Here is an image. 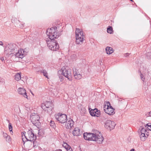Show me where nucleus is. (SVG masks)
<instances>
[{"instance_id": "nucleus-1", "label": "nucleus", "mask_w": 151, "mask_h": 151, "mask_svg": "<svg viewBox=\"0 0 151 151\" xmlns=\"http://www.w3.org/2000/svg\"><path fill=\"white\" fill-rule=\"evenodd\" d=\"M57 29H47L46 34L50 39L47 41L48 47L52 51H56L59 49V45L57 41L54 38H57L60 35V33L58 32Z\"/></svg>"}, {"instance_id": "nucleus-2", "label": "nucleus", "mask_w": 151, "mask_h": 151, "mask_svg": "<svg viewBox=\"0 0 151 151\" xmlns=\"http://www.w3.org/2000/svg\"><path fill=\"white\" fill-rule=\"evenodd\" d=\"M17 48L18 47L15 44L9 45L5 47V52L9 55L13 54L16 58L22 59L27 55V53L23 49L18 50V52H16L17 50Z\"/></svg>"}, {"instance_id": "nucleus-3", "label": "nucleus", "mask_w": 151, "mask_h": 151, "mask_svg": "<svg viewBox=\"0 0 151 151\" xmlns=\"http://www.w3.org/2000/svg\"><path fill=\"white\" fill-rule=\"evenodd\" d=\"M83 136L85 140L94 141L99 144L101 143L104 140L102 134L98 131L93 133H84Z\"/></svg>"}, {"instance_id": "nucleus-4", "label": "nucleus", "mask_w": 151, "mask_h": 151, "mask_svg": "<svg viewBox=\"0 0 151 151\" xmlns=\"http://www.w3.org/2000/svg\"><path fill=\"white\" fill-rule=\"evenodd\" d=\"M36 139V134H35L34 131L31 129H29L26 133V139L27 141L33 142L34 144V142Z\"/></svg>"}, {"instance_id": "nucleus-5", "label": "nucleus", "mask_w": 151, "mask_h": 151, "mask_svg": "<svg viewBox=\"0 0 151 151\" xmlns=\"http://www.w3.org/2000/svg\"><path fill=\"white\" fill-rule=\"evenodd\" d=\"M56 119L61 123H64L67 121V116L60 113L55 115Z\"/></svg>"}, {"instance_id": "nucleus-6", "label": "nucleus", "mask_w": 151, "mask_h": 151, "mask_svg": "<svg viewBox=\"0 0 151 151\" xmlns=\"http://www.w3.org/2000/svg\"><path fill=\"white\" fill-rule=\"evenodd\" d=\"M71 69L68 68H64L62 71L63 75L70 81H71L72 73L71 72Z\"/></svg>"}, {"instance_id": "nucleus-7", "label": "nucleus", "mask_w": 151, "mask_h": 151, "mask_svg": "<svg viewBox=\"0 0 151 151\" xmlns=\"http://www.w3.org/2000/svg\"><path fill=\"white\" fill-rule=\"evenodd\" d=\"M115 125L116 124L114 122L108 120L105 123V127L106 129L111 130L114 128Z\"/></svg>"}, {"instance_id": "nucleus-8", "label": "nucleus", "mask_w": 151, "mask_h": 151, "mask_svg": "<svg viewBox=\"0 0 151 151\" xmlns=\"http://www.w3.org/2000/svg\"><path fill=\"white\" fill-rule=\"evenodd\" d=\"M73 74L74 78L76 80H79L82 78V75L78 70L76 68H73Z\"/></svg>"}, {"instance_id": "nucleus-9", "label": "nucleus", "mask_w": 151, "mask_h": 151, "mask_svg": "<svg viewBox=\"0 0 151 151\" xmlns=\"http://www.w3.org/2000/svg\"><path fill=\"white\" fill-rule=\"evenodd\" d=\"M104 110L105 112L109 115H113L115 112V109L113 108L112 106H110L109 108H106V105H104Z\"/></svg>"}, {"instance_id": "nucleus-10", "label": "nucleus", "mask_w": 151, "mask_h": 151, "mask_svg": "<svg viewBox=\"0 0 151 151\" xmlns=\"http://www.w3.org/2000/svg\"><path fill=\"white\" fill-rule=\"evenodd\" d=\"M147 132L146 128L144 127H141L139 134H140V137L141 140L143 141H145L146 137L145 135V134Z\"/></svg>"}, {"instance_id": "nucleus-11", "label": "nucleus", "mask_w": 151, "mask_h": 151, "mask_svg": "<svg viewBox=\"0 0 151 151\" xmlns=\"http://www.w3.org/2000/svg\"><path fill=\"white\" fill-rule=\"evenodd\" d=\"M89 113L92 116H96L99 117L100 114V111H99L97 109H95L90 110Z\"/></svg>"}, {"instance_id": "nucleus-12", "label": "nucleus", "mask_w": 151, "mask_h": 151, "mask_svg": "<svg viewBox=\"0 0 151 151\" xmlns=\"http://www.w3.org/2000/svg\"><path fill=\"white\" fill-rule=\"evenodd\" d=\"M31 121L32 123L36 125V124H38L40 123L39 120L40 119V116L37 115H35L32 116L31 117Z\"/></svg>"}, {"instance_id": "nucleus-13", "label": "nucleus", "mask_w": 151, "mask_h": 151, "mask_svg": "<svg viewBox=\"0 0 151 151\" xmlns=\"http://www.w3.org/2000/svg\"><path fill=\"white\" fill-rule=\"evenodd\" d=\"M18 93L23 96V97L28 99L27 93L25 89L23 88H19L18 89Z\"/></svg>"}, {"instance_id": "nucleus-14", "label": "nucleus", "mask_w": 151, "mask_h": 151, "mask_svg": "<svg viewBox=\"0 0 151 151\" xmlns=\"http://www.w3.org/2000/svg\"><path fill=\"white\" fill-rule=\"evenodd\" d=\"M74 122L73 120L70 119L65 124V127L67 129H70L74 125Z\"/></svg>"}, {"instance_id": "nucleus-15", "label": "nucleus", "mask_w": 151, "mask_h": 151, "mask_svg": "<svg viewBox=\"0 0 151 151\" xmlns=\"http://www.w3.org/2000/svg\"><path fill=\"white\" fill-rule=\"evenodd\" d=\"M50 106H52V104L50 101H47L44 104H42L41 107L43 109H47Z\"/></svg>"}, {"instance_id": "nucleus-16", "label": "nucleus", "mask_w": 151, "mask_h": 151, "mask_svg": "<svg viewBox=\"0 0 151 151\" xmlns=\"http://www.w3.org/2000/svg\"><path fill=\"white\" fill-rule=\"evenodd\" d=\"M76 37H82L83 36V33L82 29H76L75 32Z\"/></svg>"}, {"instance_id": "nucleus-17", "label": "nucleus", "mask_w": 151, "mask_h": 151, "mask_svg": "<svg viewBox=\"0 0 151 151\" xmlns=\"http://www.w3.org/2000/svg\"><path fill=\"white\" fill-rule=\"evenodd\" d=\"M73 134L74 136H78L81 135L80 129L78 128H75L73 132Z\"/></svg>"}, {"instance_id": "nucleus-18", "label": "nucleus", "mask_w": 151, "mask_h": 151, "mask_svg": "<svg viewBox=\"0 0 151 151\" xmlns=\"http://www.w3.org/2000/svg\"><path fill=\"white\" fill-rule=\"evenodd\" d=\"M84 40L83 39V36L82 37H76V42L77 44H81Z\"/></svg>"}, {"instance_id": "nucleus-19", "label": "nucleus", "mask_w": 151, "mask_h": 151, "mask_svg": "<svg viewBox=\"0 0 151 151\" xmlns=\"http://www.w3.org/2000/svg\"><path fill=\"white\" fill-rule=\"evenodd\" d=\"M106 51L107 54H110L114 52V50L112 47H107L106 48Z\"/></svg>"}, {"instance_id": "nucleus-20", "label": "nucleus", "mask_w": 151, "mask_h": 151, "mask_svg": "<svg viewBox=\"0 0 151 151\" xmlns=\"http://www.w3.org/2000/svg\"><path fill=\"white\" fill-rule=\"evenodd\" d=\"M63 146L67 150V151H72L70 146L67 143L64 142Z\"/></svg>"}, {"instance_id": "nucleus-21", "label": "nucleus", "mask_w": 151, "mask_h": 151, "mask_svg": "<svg viewBox=\"0 0 151 151\" xmlns=\"http://www.w3.org/2000/svg\"><path fill=\"white\" fill-rule=\"evenodd\" d=\"M53 107L52 106H50L47 109H43L45 112L51 115L52 113V109H53Z\"/></svg>"}, {"instance_id": "nucleus-22", "label": "nucleus", "mask_w": 151, "mask_h": 151, "mask_svg": "<svg viewBox=\"0 0 151 151\" xmlns=\"http://www.w3.org/2000/svg\"><path fill=\"white\" fill-rule=\"evenodd\" d=\"M40 72L42 73L44 76L46 77V78H48V73L47 71L45 70H42L39 71Z\"/></svg>"}, {"instance_id": "nucleus-23", "label": "nucleus", "mask_w": 151, "mask_h": 151, "mask_svg": "<svg viewBox=\"0 0 151 151\" xmlns=\"http://www.w3.org/2000/svg\"><path fill=\"white\" fill-rule=\"evenodd\" d=\"M15 79L17 81H18L21 79V76L20 73H17L15 75Z\"/></svg>"}, {"instance_id": "nucleus-24", "label": "nucleus", "mask_w": 151, "mask_h": 151, "mask_svg": "<svg viewBox=\"0 0 151 151\" xmlns=\"http://www.w3.org/2000/svg\"><path fill=\"white\" fill-rule=\"evenodd\" d=\"M12 21L13 23H17V22H20L19 21V20H17V18L14 16H13L12 17Z\"/></svg>"}, {"instance_id": "nucleus-25", "label": "nucleus", "mask_w": 151, "mask_h": 151, "mask_svg": "<svg viewBox=\"0 0 151 151\" xmlns=\"http://www.w3.org/2000/svg\"><path fill=\"white\" fill-rule=\"evenodd\" d=\"M50 125L53 128H55L56 127L55 124L54 122L51 121L50 123Z\"/></svg>"}, {"instance_id": "nucleus-26", "label": "nucleus", "mask_w": 151, "mask_h": 151, "mask_svg": "<svg viewBox=\"0 0 151 151\" xmlns=\"http://www.w3.org/2000/svg\"><path fill=\"white\" fill-rule=\"evenodd\" d=\"M9 130L10 132H11L12 133H13L12 130V126L11 124L9 123Z\"/></svg>"}, {"instance_id": "nucleus-27", "label": "nucleus", "mask_w": 151, "mask_h": 151, "mask_svg": "<svg viewBox=\"0 0 151 151\" xmlns=\"http://www.w3.org/2000/svg\"><path fill=\"white\" fill-rule=\"evenodd\" d=\"M147 58L148 59H151V52H148L147 54Z\"/></svg>"}, {"instance_id": "nucleus-28", "label": "nucleus", "mask_w": 151, "mask_h": 151, "mask_svg": "<svg viewBox=\"0 0 151 151\" xmlns=\"http://www.w3.org/2000/svg\"><path fill=\"white\" fill-rule=\"evenodd\" d=\"M21 134L22 135V139H23L24 137H25V138L26 139V132L24 131L22 132L21 133Z\"/></svg>"}, {"instance_id": "nucleus-29", "label": "nucleus", "mask_w": 151, "mask_h": 151, "mask_svg": "<svg viewBox=\"0 0 151 151\" xmlns=\"http://www.w3.org/2000/svg\"><path fill=\"white\" fill-rule=\"evenodd\" d=\"M107 31L108 33L110 34H112L114 32L113 29H107Z\"/></svg>"}, {"instance_id": "nucleus-30", "label": "nucleus", "mask_w": 151, "mask_h": 151, "mask_svg": "<svg viewBox=\"0 0 151 151\" xmlns=\"http://www.w3.org/2000/svg\"><path fill=\"white\" fill-rule=\"evenodd\" d=\"M59 78L60 79V81L61 82L63 81L64 80V78L63 77L62 75H58Z\"/></svg>"}, {"instance_id": "nucleus-31", "label": "nucleus", "mask_w": 151, "mask_h": 151, "mask_svg": "<svg viewBox=\"0 0 151 151\" xmlns=\"http://www.w3.org/2000/svg\"><path fill=\"white\" fill-rule=\"evenodd\" d=\"M5 139L6 141L8 142H10L11 141V138L9 136H8Z\"/></svg>"}, {"instance_id": "nucleus-32", "label": "nucleus", "mask_w": 151, "mask_h": 151, "mask_svg": "<svg viewBox=\"0 0 151 151\" xmlns=\"http://www.w3.org/2000/svg\"><path fill=\"white\" fill-rule=\"evenodd\" d=\"M105 105H106V108L107 107L109 108L110 106H111L110 103L109 102H106Z\"/></svg>"}, {"instance_id": "nucleus-33", "label": "nucleus", "mask_w": 151, "mask_h": 151, "mask_svg": "<svg viewBox=\"0 0 151 151\" xmlns=\"http://www.w3.org/2000/svg\"><path fill=\"white\" fill-rule=\"evenodd\" d=\"M59 27L58 26V25H56V24L54 23V24L53 25V26L51 28H59Z\"/></svg>"}, {"instance_id": "nucleus-34", "label": "nucleus", "mask_w": 151, "mask_h": 151, "mask_svg": "<svg viewBox=\"0 0 151 151\" xmlns=\"http://www.w3.org/2000/svg\"><path fill=\"white\" fill-rule=\"evenodd\" d=\"M148 126V129L150 131H151V124L150 123H148L147 124Z\"/></svg>"}, {"instance_id": "nucleus-35", "label": "nucleus", "mask_w": 151, "mask_h": 151, "mask_svg": "<svg viewBox=\"0 0 151 151\" xmlns=\"http://www.w3.org/2000/svg\"><path fill=\"white\" fill-rule=\"evenodd\" d=\"M3 135L4 137V138H6L8 136H9L6 133L3 132Z\"/></svg>"}, {"instance_id": "nucleus-36", "label": "nucleus", "mask_w": 151, "mask_h": 151, "mask_svg": "<svg viewBox=\"0 0 151 151\" xmlns=\"http://www.w3.org/2000/svg\"><path fill=\"white\" fill-rule=\"evenodd\" d=\"M140 78L143 81L145 79V78L143 77V76L141 73H140Z\"/></svg>"}, {"instance_id": "nucleus-37", "label": "nucleus", "mask_w": 151, "mask_h": 151, "mask_svg": "<svg viewBox=\"0 0 151 151\" xmlns=\"http://www.w3.org/2000/svg\"><path fill=\"white\" fill-rule=\"evenodd\" d=\"M129 53H126L125 54H124V56L125 57H127V56H129Z\"/></svg>"}, {"instance_id": "nucleus-38", "label": "nucleus", "mask_w": 151, "mask_h": 151, "mask_svg": "<svg viewBox=\"0 0 151 151\" xmlns=\"http://www.w3.org/2000/svg\"><path fill=\"white\" fill-rule=\"evenodd\" d=\"M148 115H149V116H151V111L150 112L148 113Z\"/></svg>"}, {"instance_id": "nucleus-39", "label": "nucleus", "mask_w": 151, "mask_h": 151, "mask_svg": "<svg viewBox=\"0 0 151 151\" xmlns=\"http://www.w3.org/2000/svg\"><path fill=\"white\" fill-rule=\"evenodd\" d=\"M4 58L3 57H1V60L2 61H4Z\"/></svg>"}, {"instance_id": "nucleus-40", "label": "nucleus", "mask_w": 151, "mask_h": 151, "mask_svg": "<svg viewBox=\"0 0 151 151\" xmlns=\"http://www.w3.org/2000/svg\"><path fill=\"white\" fill-rule=\"evenodd\" d=\"M3 45V42L1 41H0V45L2 46Z\"/></svg>"}, {"instance_id": "nucleus-41", "label": "nucleus", "mask_w": 151, "mask_h": 151, "mask_svg": "<svg viewBox=\"0 0 151 151\" xmlns=\"http://www.w3.org/2000/svg\"><path fill=\"white\" fill-rule=\"evenodd\" d=\"M107 28H112L111 26H109Z\"/></svg>"}, {"instance_id": "nucleus-42", "label": "nucleus", "mask_w": 151, "mask_h": 151, "mask_svg": "<svg viewBox=\"0 0 151 151\" xmlns=\"http://www.w3.org/2000/svg\"><path fill=\"white\" fill-rule=\"evenodd\" d=\"M130 151H134V149H132L130 150Z\"/></svg>"}, {"instance_id": "nucleus-43", "label": "nucleus", "mask_w": 151, "mask_h": 151, "mask_svg": "<svg viewBox=\"0 0 151 151\" xmlns=\"http://www.w3.org/2000/svg\"><path fill=\"white\" fill-rule=\"evenodd\" d=\"M6 121L8 122V123H10V122H9V120H8V119H6Z\"/></svg>"}, {"instance_id": "nucleus-44", "label": "nucleus", "mask_w": 151, "mask_h": 151, "mask_svg": "<svg viewBox=\"0 0 151 151\" xmlns=\"http://www.w3.org/2000/svg\"><path fill=\"white\" fill-rule=\"evenodd\" d=\"M59 150L60 151H62V150L61 149H59Z\"/></svg>"}, {"instance_id": "nucleus-45", "label": "nucleus", "mask_w": 151, "mask_h": 151, "mask_svg": "<svg viewBox=\"0 0 151 151\" xmlns=\"http://www.w3.org/2000/svg\"><path fill=\"white\" fill-rule=\"evenodd\" d=\"M131 1H133L132 0H130Z\"/></svg>"}, {"instance_id": "nucleus-46", "label": "nucleus", "mask_w": 151, "mask_h": 151, "mask_svg": "<svg viewBox=\"0 0 151 151\" xmlns=\"http://www.w3.org/2000/svg\"><path fill=\"white\" fill-rule=\"evenodd\" d=\"M59 72H59V71H58V73H59Z\"/></svg>"}]
</instances>
